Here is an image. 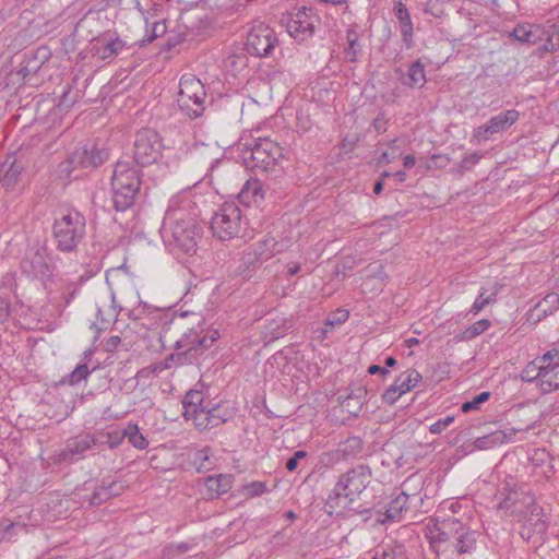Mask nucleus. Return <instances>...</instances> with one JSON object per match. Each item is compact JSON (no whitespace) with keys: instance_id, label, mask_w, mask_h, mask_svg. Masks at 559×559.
<instances>
[{"instance_id":"nucleus-1","label":"nucleus","mask_w":559,"mask_h":559,"mask_svg":"<svg viewBox=\"0 0 559 559\" xmlns=\"http://www.w3.org/2000/svg\"><path fill=\"white\" fill-rule=\"evenodd\" d=\"M173 204L170 201L160 228L163 241L174 254L192 255L198 249L201 227L193 217L176 210Z\"/></svg>"},{"instance_id":"nucleus-2","label":"nucleus","mask_w":559,"mask_h":559,"mask_svg":"<svg viewBox=\"0 0 559 559\" xmlns=\"http://www.w3.org/2000/svg\"><path fill=\"white\" fill-rule=\"evenodd\" d=\"M154 319H159L162 322L159 341L163 347L169 345L174 349L190 352L194 360L204 353L205 341H201V330L190 326L185 313L176 314L156 310Z\"/></svg>"},{"instance_id":"nucleus-3","label":"nucleus","mask_w":559,"mask_h":559,"mask_svg":"<svg viewBox=\"0 0 559 559\" xmlns=\"http://www.w3.org/2000/svg\"><path fill=\"white\" fill-rule=\"evenodd\" d=\"M242 158L247 168L255 174L271 173L277 177L282 173L284 148L270 138H260L243 143Z\"/></svg>"},{"instance_id":"nucleus-4","label":"nucleus","mask_w":559,"mask_h":559,"mask_svg":"<svg viewBox=\"0 0 559 559\" xmlns=\"http://www.w3.org/2000/svg\"><path fill=\"white\" fill-rule=\"evenodd\" d=\"M370 477V468L365 465H358L344 473L336 483L333 495L325 501L326 512L333 514L337 508L345 509L355 496L368 486Z\"/></svg>"},{"instance_id":"nucleus-5","label":"nucleus","mask_w":559,"mask_h":559,"mask_svg":"<svg viewBox=\"0 0 559 559\" xmlns=\"http://www.w3.org/2000/svg\"><path fill=\"white\" fill-rule=\"evenodd\" d=\"M52 234L59 251L72 252L85 237L86 219L79 211L70 210L55 219Z\"/></svg>"},{"instance_id":"nucleus-6","label":"nucleus","mask_w":559,"mask_h":559,"mask_svg":"<svg viewBox=\"0 0 559 559\" xmlns=\"http://www.w3.org/2000/svg\"><path fill=\"white\" fill-rule=\"evenodd\" d=\"M509 37L521 44L537 45L540 53L559 49V25L519 23L509 33Z\"/></svg>"},{"instance_id":"nucleus-7","label":"nucleus","mask_w":559,"mask_h":559,"mask_svg":"<svg viewBox=\"0 0 559 559\" xmlns=\"http://www.w3.org/2000/svg\"><path fill=\"white\" fill-rule=\"evenodd\" d=\"M248 219L236 203H224L211 219L213 235L222 241L245 237Z\"/></svg>"},{"instance_id":"nucleus-8","label":"nucleus","mask_w":559,"mask_h":559,"mask_svg":"<svg viewBox=\"0 0 559 559\" xmlns=\"http://www.w3.org/2000/svg\"><path fill=\"white\" fill-rule=\"evenodd\" d=\"M206 91L203 83L194 75H183L179 82L176 103L180 112L193 120L205 110Z\"/></svg>"},{"instance_id":"nucleus-9","label":"nucleus","mask_w":559,"mask_h":559,"mask_svg":"<svg viewBox=\"0 0 559 559\" xmlns=\"http://www.w3.org/2000/svg\"><path fill=\"white\" fill-rule=\"evenodd\" d=\"M274 238L265 237L247 247L237 261L235 274L245 280L251 278L264 261L280 252Z\"/></svg>"},{"instance_id":"nucleus-10","label":"nucleus","mask_w":559,"mask_h":559,"mask_svg":"<svg viewBox=\"0 0 559 559\" xmlns=\"http://www.w3.org/2000/svg\"><path fill=\"white\" fill-rule=\"evenodd\" d=\"M108 157L109 153L106 148L84 145L74 150L64 162L59 164V173L67 178L78 179L81 174H74L76 170L95 169L103 165Z\"/></svg>"},{"instance_id":"nucleus-11","label":"nucleus","mask_w":559,"mask_h":559,"mask_svg":"<svg viewBox=\"0 0 559 559\" xmlns=\"http://www.w3.org/2000/svg\"><path fill=\"white\" fill-rule=\"evenodd\" d=\"M278 44L275 31L264 23H258L249 29L245 47L253 57L267 58L273 55Z\"/></svg>"},{"instance_id":"nucleus-12","label":"nucleus","mask_w":559,"mask_h":559,"mask_svg":"<svg viewBox=\"0 0 559 559\" xmlns=\"http://www.w3.org/2000/svg\"><path fill=\"white\" fill-rule=\"evenodd\" d=\"M163 144L158 133L152 129H142L136 133L133 158L139 166H148L162 156Z\"/></svg>"},{"instance_id":"nucleus-13","label":"nucleus","mask_w":559,"mask_h":559,"mask_svg":"<svg viewBox=\"0 0 559 559\" xmlns=\"http://www.w3.org/2000/svg\"><path fill=\"white\" fill-rule=\"evenodd\" d=\"M104 436H95L92 433H80L75 437L69 438L64 448L58 455V461L73 462L83 460L86 456L87 451L104 443V440H102Z\"/></svg>"},{"instance_id":"nucleus-14","label":"nucleus","mask_w":559,"mask_h":559,"mask_svg":"<svg viewBox=\"0 0 559 559\" xmlns=\"http://www.w3.org/2000/svg\"><path fill=\"white\" fill-rule=\"evenodd\" d=\"M520 112L515 109L501 111L491 117L486 123L477 127L473 132V141L483 143L488 141L493 134L502 132L518 121Z\"/></svg>"},{"instance_id":"nucleus-15","label":"nucleus","mask_w":559,"mask_h":559,"mask_svg":"<svg viewBox=\"0 0 559 559\" xmlns=\"http://www.w3.org/2000/svg\"><path fill=\"white\" fill-rule=\"evenodd\" d=\"M21 269L24 274L33 278L44 280L49 277L52 273V267L48 262L47 249L40 246L29 248L21 262Z\"/></svg>"},{"instance_id":"nucleus-16","label":"nucleus","mask_w":559,"mask_h":559,"mask_svg":"<svg viewBox=\"0 0 559 559\" xmlns=\"http://www.w3.org/2000/svg\"><path fill=\"white\" fill-rule=\"evenodd\" d=\"M317 23V16L310 15L304 7L287 20L286 28L295 40L305 41L313 35Z\"/></svg>"},{"instance_id":"nucleus-17","label":"nucleus","mask_w":559,"mask_h":559,"mask_svg":"<svg viewBox=\"0 0 559 559\" xmlns=\"http://www.w3.org/2000/svg\"><path fill=\"white\" fill-rule=\"evenodd\" d=\"M123 187L140 188V174L128 162H118L114 169L111 188L122 189Z\"/></svg>"},{"instance_id":"nucleus-18","label":"nucleus","mask_w":559,"mask_h":559,"mask_svg":"<svg viewBox=\"0 0 559 559\" xmlns=\"http://www.w3.org/2000/svg\"><path fill=\"white\" fill-rule=\"evenodd\" d=\"M421 376L415 369H408L402 373L393 384L386 388V402L393 403L401 394L411 391Z\"/></svg>"},{"instance_id":"nucleus-19","label":"nucleus","mask_w":559,"mask_h":559,"mask_svg":"<svg viewBox=\"0 0 559 559\" xmlns=\"http://www.w3.org/2000/svg\"><path fill=\"white\" fill-rule=\"evenodd\" d=\"M23 168V165L19 163L14 156L8 157L0 164V186L7 191L12 190L15 187Z\"/></svg>"},{"instance_id":"nucleus-20","label":"nucleus","mask_w":559,"mask_h":559,"mask_svg":"<svg viewBox=\"0 0 559 559\" xmlns=\"http://www.w3.org/2000/svg\"><path fill=\"white\" fill-rule=\"evenodd\" d=\"M559 309V294H547L528 312V321L537 323Z\"/></svg>"},{"instance_id":"nucleus-21","label":"nucleus","mask_w":559,"mask_h":559,"mask_svg":"<svg viewBox=\"0 0 559 559\" xmlns=\"http://www.w3.org/2000/svg\"><path fill=\"white\" fill-rule=\"evenodd\" d=\"M461 527V521L457 519H448L442 521L439 525L429 530V542L431 546L436 544L447 543L457 533Z\"/></svg>"},{"instance_id":"nucleus-22","label":"nucleus","mask_w":559,"mask_h":559,"mask_svg":"<svg viewBox=\"0 0 559 559\" xmlns=\"http://www.w3.org/2000/svg\"><path fill=\"white\" fill-rule=\"evenodd\" d=\"M516 432L518 430L513 428L492 431L483 437L476 438L474 441V448L477 450H487L510 442L513 440Z\"/></svg>"},{"instance_id":"nucleus-23","label":"nucleus","mask_w":559,"mask_h":559,"mask_svg":"<svg viewBox=\"0 0 559 559\" xmlns=\"http://www.w3.org/2000/svg\"><path fill=\"white\" fill-rule=\"evenodd\" d=\"M124 48L126 43L118 37L109 40L103 38L93 45L94 53L98 56L102 60L112 59L114 57L119 55Z\"/></svg>"},{"instance_id":"nucleus-24","label":"nucleus","mask_w":559,"mask_h":559,"mask_svg":"<svg viewBox=\"0 0 559 559\" xmlns=\"http://www.w3.org/2000/svg\"><path fill=\"white\" fill-rule=\"evenodd\" d=\"M264 194L263 186L258 179L248 180L239 192V200L247 205L253 203L259 206L264 200Z\"/></svg>"},{"instance_id":"nucleus-25","label":"nucleus","mask_w":559,"mask_h":559,"mask_svg":"<svg viewBox=\"0 0 559 559\" xmlns=\"http://www.w3.org/2000/svg\"><path fill=\"white\" fill-rule=\"evenodd\" d=\"M139 192L140 188H112V203L116 211L124 212L130 209L134 204Z\"/></svg>"},{"instance_id":"nucleus-26","label":"nucleus","mask_w":559,"mask_h":559,"mask_svg":"<svg viewBox=\"0 0 559 559\" xmlns=\"http://www.w3.org/2000/svg\"><path fill=\"white\" fill-rule=\"evenodd\" d=\"M409 496L402 491L390 500L386 506V523L399 522L408 510Z\"/></svg>"},{"instance_id":"nucleus-27","label":"nucleus","mask_w":559,"mask_h":559,"mask_svg":"<svg viewBox=\"0 0 559 559\" xmlns=\"http://www.w3.org/2000/svg\"><path fill=\"white\" fill-rule=\"evenodd\" d=\"M455 548L459 555L469 554L476 548V532L463 525L457 528L455 534Z\"/></svg>"},{"instance_id":"nucleus-28","label":"nucleus","mask_w":559,"mask_h":559,"mask_svg":"<svg viewBox=\"0 0 559 559\" xmlns=\"http://www.w3.org/2000/svg\"><path fill=\"white\" fill-rule=\"evenodd\" d=\"M499 286L497 284L490 287H481L479 289L478 296L473 302L469 312L473 314L479 313L486 306L492 305L497 301V296L499 293Z\"/></svg>"},{"instance_id":"nucleus-29","label":"nucleus","mask_w":559,"mask_h":559,"mask_svg":"<svg viewBox=\"0 0 559 559\" xmlns=\"http://www.w3.org/2000/svg\"><path fill=\"white\" fill-rule=\"evenodd\" d=\"M402 83L409 87H423L426 83L425 67L420 61L413 62L408 71L403 73Z\"/></svg>"},{"instance_id":"nucleus-30","label":"nucleus","mask_w":559,"mask_h":559,"mask_svg":"<svg viewBox=\"0 0 559 559\" xmlns=\"http://www.w3.org/2000/svg\"><path fill=\"white\" fill-rule=\"evenodd\" d=\"M206 406L212 428L225 424L233 417V411L226 403H217L213 406H210V403H207Z\"/></svg>"},{"instance_id":"nucleus-31","label":"nucleus","mask_w":559,"mask_h":559,"mask_svg":"<svg viewBox=\"0 0 559 559\" xmlns=\"http://www.w3.org/2000/svg\"><path fill=\"white\" fill-rule=\"evenodd\" d=\"M550 373V365H537L535 361H532L523 369L521 377L522 380L526 382H533L540 379L539 385L542 386L543 380H545Z\"/></svg>"},{"instance_id":"nucleus-32","label":"nucleus","mask_w":559,"mask_h":559,"mask_svg":"<svg viewBox=\"0 0 559 559\" xmlns=\"http://www.w3.org/2000/svg\"><path fill=\"white\" fill-rule=\"evenodd\" d=\"M359 392H361L359 390ZM361 393L359 394H347V395H340V407L343 413H346L350 416H357L362 407V400H361Z\"/></svg>"},{"instance_id":"nucleus-33","label":"nucleus","mask_w":559,"mask_h":559,"mask_svg":"<svg viewBox=\"0 0 559 559\" xmlns=\"http://www.w3.org/2000/svg\"><path fill=\"white\" fill-rule=\"evenodd\" d=\"M399 22V28L403 38V41L411 47L413 43V23L408 9L405 11L399 10L397 13H393Z\"/></svg>"},{"instance_id":"nucleus-34","label":"nucleus","mask_w":559,"mask_h":559,"mask_svg":"<svg viewBox=\"0 0 559 559\" xmlns=\"http://www.w3.org/2000/svg\"><path fill=\"white\" fill-rule=\"evenodd\" d=\"M183 416L195 414V411L205 407L203 394L198 390H190L186 393L183 401Z\"/></svg>"},{"instance_id":"nucleus-35","label":"nucleus","mask_w":559,"mask_h":559,"mask_svg":"<svg viewBox=\"0 0 559 559\" xmlns=\"http://www.w3.org/2000/svg\"><path fill=\"white\" fill-rule=\"evenodd\" d=\"M490 326L491 322L488 319L478 320L457 334L455 340L459 342L471 341L487 331Z\"/></svg>"},{"instance_id":"nucleus-36","label":"nucleus","mask_w":559,"mask_h":559,"mask_svg":"<svg viewBox=\"0 0 559 559\" xmlns=\"http://www.w3.org/2000/svg\"><path fill=\"white\" fill-rule=\"evenodd\" d=\"M122 437L128 438V441L139 450H144L148 445L147 439L140 432L138 425L129 424L122 430Z\"/></svg>"},{"instance_id":"nucleus-37","label":"nucleus","mask_w":559,"mask_h":559,"mask_svg":"<svg viewBox=\"0 0 559 559\" xmlns=\"http://www.w3.org/2000/svg\"><path fill=\"white\" fill-rule=\"evenodd\" d=\"M205 485L211 492L223 495L230 488V478L225 475L209 476Z\"/></svg>"},{"instance_id":"nucleus-38","label":"nucleus","mask_w":559,"mask_h":559,"mask_svg":"<svg viewBox=\"0 0 559 559\" xmlns=\"http://www.w3.org/2000/svg\"><path fill=\"white\" fill-rule=\"evenodd\" d=\"M91 373V370L86 364H79L72 372L67 374L60 380V384L64 385H76L85 380Z\"/></svg>"},{"instance_id":"nucleus-39","label":"nucleus","mask_w":559,"mask_h":559,"mask_svg":"<svg viewBox=\"0 0 559 559\" xmlns=\"http://www.w3.org/2000/svg\"><path fill=\"white\" fill-rule=\"evenodd\" d=\"M176 353H171L164 359V366L168 369L174 367H180L185 365L193 364L195 360L191 357V353H185L182 349H175Z\"/></svg>"},{"instance_id":"nucleus-40","label":"nucleus","mask_w":559,"mask_h":559,"mask_svg":"<svg viewBox=\"0 0 559 559\" xmlns=\"http://www.w3.org/2000/svg\"><path fill=\"white\" fill-rule=\"evenodd\" d=\"M349 312L345 309H336L334 312L330 313L329 317L324 321V326L321 329V336L325 337L328 332L340 324H343L348 319Z\"/></svg>"},{"instance_id":"nucleus-41","label":"nucleus","mask_w":559,"mask_h":559,"mask_svg":"<svg viewBox=\"0 0 559 559\" xmlns=\"http://www.w3.org/2000/svg\"><path fill=\"white\" fill-rule=\"evenodd\" d=\"M267 321L269 323L265 329L272 338H280L290 328V325H287V320L283 316L276 314Z\"/></svg>"},{"instance_id":"nucleus-42","label":"nucleus","mask_w":559,"mask_h":559,"mask_svg":"<svg viewBox=\"0 0 559 559\" xmlns=\"http://www.w3.org/2000/svg\"><path fill=\"white\" fill-rule=\"evenodd\" d=\"M187 420L192 419L198 430L204 431L212 429L210 423V415L207 414V406L195 411V414H188L185 416Z\"/></svg>"},{"instance_id":"nucleus-43","label":"nucleus","mask_w":559,"mask_h":559,"mask_svg":"<svg viewBox=\"0 0 559 559\" xmlns=\"http://www.w3.org/2000/svg\"><path fill=\"white\" fill-rule=\"evenodd\" d=\"M551 373L543 380L542 391L544 393L551 392L559 389V364L556 362L550 366Z\"/></svg>"},{"instance_id":"nucleus-44","label":"nucleus","mask_w":559,"mask_h":559,"mask_svg":"<svg viewBox=\"0 0 559 559\" xmlns=\"http://www.w3.org/2000/svg\"><path fill=\"white\" fill-rule=\"evenodd\" d=\"M489 397L490 392L484 391L476 395L475 397H473V400L464 402L461 406V411L463 413H468L471 411L478 409L483 403L489 400Z\"/></svg>"},{"instance_id":"nucleus-45","label":"nucleus","mask_w":559,"mask_h":559,"mask_svg":"<svg viewBox=\"0 0 559 559\" xmlns=\"http://www.w3.org/2000/svg\"><path fill=\"white\" fill-rule=\"evenodd\" d=\"M361 449V440L358 437L348 438L342 443L340 451L345 455H355Z\"/></svg>"},{"instance_id":"nucleus-46","label":"nucleus","mask_w":559,"mask_h":559,"mask_svg":"<svg viewBox=\"0 0 559 559\" xmlns=\"http://www.w3.org/2000/svg\"><path fill=\"white\" fill-rule=\"evenodd\" d=\"M451 159L445 154H433L426 164L427 169H443L450 164Z\"/></svg>"},{"instance_id":"nucleus-47","label":"nucleus","mask_w":559,"mask_h":559,"mask_svg":"<svg viewBox=\"0 0 559 559\" xmlns=\"http://www.w3.org/2000/svg\"><path fill=\"white\" fill-rule=\"evenodd\" d=\"M480 155L476 152L465 156L456 168V173L463 175L465 171L472 169L480 160Z\"/></svg>"},{"instance_id":"nucleus-48","label":"nucleus","mask_w":559,"mask_h":559,"mask_svg":"<svg viewBox=\"0 0 559 559\" xmlns=\"http://www.w3.org/2000/svg\"><path fill=\"white\" fill-rule=\"evenodd\" d=\"M46 59V49H38L34 57L26 60L24 64L27 66L33 73H36Z\"/></svg>"},{"instance_id":"nucleus-49","label":"nucleus","mask_w":559,"mask_h":559,"mask_svg":"<svg viewBox=\"0 0 559 559\" xmlns=\"http://www.w3.org/2000/svg\"><path fill=\"white\" fill-rule=\"evenodd\" d=\"M207 452H209V450L203 449L201 451H198L195 454L194 463L198 464L197 469L199 472L207 471L211 468L212 462L210 461Z\"/></svg>"},{"instance_id":"nucleus-50","label":"nucleus","mask_w":559,"mask_h":559,"mask_svg":"<svg viewBox=\"0 0 559 559\" xmlns=\"http://www.w3.org/2000/svg\"><path fill=\"white\" fill-rule=\"evenodd\" d=\"M110 499V493L104 489L102 485L97 486L91 496L90 504L91 506H100L103 502Z\"/></svg>"},{"instance_id":"nucleus-51","label":"nucleus","mask_w":559,"mask_h":559,"mask_svg":"<svg viewBox=\"0 0 559 559\" xmlns=\"http://www.w3.org/2000/svg\"><path fill=\"white\" fill-rule=\"evenodd\" d=\"M95 436H104V438L102 439V440H104L103 444H108V447L110 449L118 447L121 443V441L124 439V437H122V431L121 432L96 433Z\"/></svg>"},{"instance_id":"nucleus-52","label":"nucleus","mask_w":559,"mask_h":559,"mask_svg":"<svg viewBox=\"0 0 559 559\" xmlns=\"http://www.w3.org/2000/svg\"><path fill=\"white\" fill-rule=\"evenodd\" d=\"M454 421V417L453 416H447L444 418H441L439 420H437L436 423H433L430 427H429V431L433 435H438V433H441L448 426H450L452 423Z\"/></svg>"},{"instance_id":"nucleus-53","label":"nucleus","mask_w":559,"mask_h":559,"mask_svg":"<svg viewBox=\"0 0 559 559\" xmlns=\"http://www.w3.org/2000/svg\"><path fill=\"white\" fill-rule=\"evenodd\" d=\"M100 485L104 487L107 493H110V498L119 496L123 490V486L115 480L106 481L104 479Z\"/></svg>"},{"instance_id":"nucleus-54","label":"nucleus","mask_w":559,"mask_h":559,"mask_svg":"<svg viewBox=\"0 0 559 559\" xmlns=\"http://www.w3.org/2000/svg\"><path fill=\"white\" fill-rule=\"evenodd\" d=\"M386 559H407L405 547L397 543H395L393 546H390V551L386 550Z\"/></svg>"},{"instance_id":"nucleus-55","label":"nucleus","mask_w":559,"mask_h":559,"mask_svg":"<svg viewBox=\"0 0 559 559\" xmlns=\"http://www.w3.org/2000/svg\"><path fill=\"white\" fill-rule=\"evenodd\" d=\"M307 456V452L304 451V450H298L294 453L293 456H290L287 461H286V464H285V467L287 468V471L289 472H294L297 466H298V462L302 459H305Z\"/></svg>"},{"instance_id":"nucleus-56","label":"nucleus","mask_w":559,"mask_h":559,"mask_svg":"<svg viewBox=\"0 0 559 559\" xmlns=\"http://www.w3.org/2000/svg\"><path fill=\"white\" fill-rule=\"evenodd\" d=\"M245 488L247 493L252 497L260 496L266 491V485L262 481H252Z\"/></svg>"},{"instance_id":"nucleus-57","label":"nucleus","mask_w":559,"mask_h":559,"mask_svg":"<svg viewBox=\"0 0 559 559\" xmlns=\"http://www.w3.org/2000/svg\"><path fill=\"white\" fill-rule=\"evenodd\" d=\"M347 39H348L349 47L345 51V57L347 60L353 62L356 60V53H357V51L355 49L356 34L354 32H348Z\"/></svg>"},{"instance_id":"nucleus-58","label":"nucleus","mask_w":559,"mask_h":559,"mask_svg":"<svg viewBox=\"0 0 559 559\" xmlns=\"http://www.w3.org/2000/svg\"><path fill=\"white\" fill-rule=\"evenodd\" d=\"M219 337V333L217 330L209 331L207 333L203 334V330H201V341H205L204 343V352L210 348L215 341H217Z\"/></svg>"},{"instance_id":"nucleus-59","label":"nucleus","mask_w":559,"mask_h":559,"mask_svg":"<svg viewBox=\"0 0 559 559\" xmlns=\"http://www.w3.org/2000/svg\"><path fill=\"white\" fill-rule=\"evenodd\" d=\"M111 299H112V304H115V296L112 295L111 296ZM102 309H98L97 311V316L98 318H100V329H106L107 325L118 316V311L116 309V307L114 305H111V311L109 313V318L108 319H104L102 317Z\"/></svg>"},{"instance_id":"nucleus-60","label":"nucleus","mask_w":559,"mask_h":559,"mask_svg":"<svg viewBox=\"0 0 559 559\" xmlns=\"http://www.w3.org/2000/svg\"><path fill=\"white\" fill-rule=\"evenodd\" d=\"M121 343V337L118 335H111L105 341V350L106 352H114L119 344Z\"/></svg>"},{"instance_id":"nucleus-61","label":"nucleus","mask_w":559,"mask_h":559,"mask_svg":"<svg viewBox=\"0 0 559 559\" xmlns=\"http://www.w3.org/2000/svg\"><path fill=\"white\" fill-rule=\"evenodd\" d=\"M9 316V302L5 299H0V322Z\"/></svg>"},{"instance_id":"nucleus-62","label":"nucleus","mask_w":559,"mask_h":559,"mask_svg":"<svg viewBox=\"0 0 559 559\" xmlns=\"http://www.w3.org/2000/svg\"><path fill=\"white\" fill-rule=\"evenodd\" d=\"M383 183H384V171L379 174V177H378V179L374 182L373 192L376 194H380L381 193V191L383 189Z\"/></svg>"},{"instance_id":"nucleus-63","label":"nucleus","mask_w":559,"mask_h":559,"mask_svg":"<svg viewBox=\"0 0 559 559\" xmlns=\"http://www.w3.org/2000/svg\"><path fill=\"white\" fill-rule=\"evenodd\" d=\"M416 158L414 155H406L403 158V165L405 168L411 169L415 166Z\"/></svg>"},{"instance_id":"nucleus-64","label":"nucleus","mask_w":559,"mask_h":559,"mask_svg":"<svg viewBox=\"0 0 559 559\" xmlns=\"http://www.w3.org/2000/svg\"><path fill=\"white\" fill-rule=\"evenodd\" d=\"M166 369H168V367L164 366V360L157 361V362L152 365V371L154 373H160V372H163Z\"/></svg>"}]
</instances>
